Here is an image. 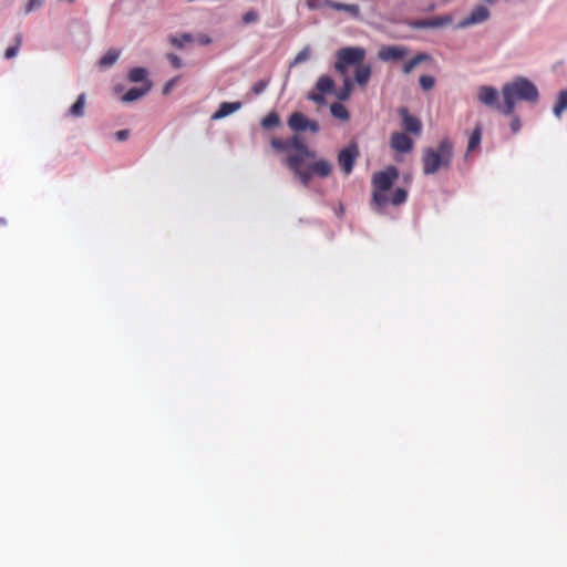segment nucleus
I'll use <instances>...</instances> for the list:
<instances>
[{"label": "nucleus", "mask_w": 567, "mask_h": 567, "mask_svg": "<svg viewBox=\"0 0 567 567\" xmlns=\"http://www.w3.org/2000/svg\"><path fill=\"white\" fill-rule=\"evenodd\" d=\"M271 146L285 153L284 164L305 187L309 186L313 175L324 178L332 172V164L323 158L307 164L308 159L316 157V153L310 151L303 140L298 135L285 140L274 138Z\"/></svg>", "instance_id": "1"}, {"label": "nucleus", "mask_w": 567, "mask_h": 567, "mask_svg": "<svg viewBox=\"0 0 567 567\" xmlns=\"http://www.w3.org/2000/svg\"><path fill=\"white\" fill-rule=\"evenodd\" d=\"M399 178V169L395 166H388L385 169L373 174L372 176V204L377 207L378 213L391 204L400 206L408 199V190L398 187L391 192L392 186Z\"/></svg>", "instance_id": "2"}, {"label": "nucleus", "mask_w": 567, "mask_h": 567, "mask_svg": "<svg viewBox=\"0 0 567 567\" xmlns=\"http://www.w3.org/2000/svg\"><path fill=\"white\" fill-rule=\"evenodd\" d=\"M502 114L513 115L518 102L536 104L539 101V91L536 84L526 76H516L503 84Z\"/></svg>", "instance_id": "3"}, {"label": "nucleus", "mask_w": 567, "mask_h": 567, "mask_svg": "<svg viewBox=\"0 0 567 567\" xmlns=\"http://www.w3.org/2000/svg\"><path fill=\"white\" fill-rule=\"evenodd\" d=\"M336 58L334 70L343 76V85L336 92V97L339 101H347L353 90V81L348 75V69L362 62L365 58V51L359 47H347L338 50Z\"/></svg>", "instance_id": "4"}, {"label": "nucleus", "mask_w": 567, "mask_h": 567, "mask_svg": "<svg viewBox=\"0 0 567 567\" xmlns=\"http://www.w3.org/2000/svg\"><path fill=\"white\" fill-rule=\"evenodd\" d=\"M454 156L453 142L445 137L435 147H426L422 155L424 175H434L441 169L450 168Z\"/></svg>", "instance_id": "5"}, {"label": "nucleus", "mask_w": 567, "mask_h": 567, "mask_svg": "<svg viewBox=\"0 0 567 567\" xmlns=\"http://www.w3.org/2000/svg\"><path fill=\"white\" fill-rule=\"evenodd\" d=\"M499 94L502 93L495 86L481 85L477 87L476 99L482 105L502 114V102H499Z\"/></svg>", "instance_id": "6"}, {"label": "nucleus", "mask_w": 567, "mask_h": 567, "mask_svg": "<svg viewBox=\"0 0 567 567\" xmlns=\"http://www.w3.org/2000/svg\"><path fill=\"white\" fill-rule=\"evenodd\" d=\"M489 9L484 4H478L474 7L465 18H463L456 23L455 29L463 30L474 25H478L489 20Z\"/></svg>", "instance_id": "7"}, {"label": "nucleus", "mask_w": 567, "mask_h": 567, "mask_svg": "<svg viewBox=\"0 0 567 567\" xmlns=\"http://www.w3.org/2000/svg\"><path fill=\"white\" fill-rule=\"evenodd\" d=\"M288 126L292 132L300 133L310 131L316 134L320 130V125L317 121L308 118L300 112H293L288 118Z\"/></svg>", "instance_id": "8"}, {"label": "nucleus", "mask_w": 567, "mask_h": 567, "mask_svg": "<svg viewBox=\"0 0 567 567\" xmlns=\"http://www.w3.org/2000/svg\"><path fill=\"white\" fill-rule=\"evenodd\" d=\"M358 156L359 150L355 144H350L339 152L338 164L346 175H349L352 172Z\"/></svg>", "instance_id": "9"}, {"label": "nucleus", "mask_w": 567, "mask_h": 567, "mask_svg": "<svg viewBox=\"0 0 567 567\" xmlns=\"http://www.w3.org/2000/svg\"><path fill=\"white\" fill-rule=\"evenodd\" d=\"M409 53L408 48L401 45H384L378 52V58L381 61H399L406 56Z\"/></svg>", "instance_id": "10"}, {"label": "nucleus", "mask_w": 567, "mask_h": 567, "mask_svg": "<svg viewBox=\"0 0 567 567\" xmlns=\"http://www.w3.org/2000/svg\"><path fill=\"white\" fill-rule=\"evenodd\" d=\"M453 18L450 14L439 16L431 19L416 20L411 23L415 29H436L452 23Z\"/></svg>", "instance_id": "11"}, {"label": "nucleus", "mask_w": 567, "mask_h": 567, "mask_svg": "<svg viewBox=\"0 0 567 567\" xmlns=\"http://www.w3.org/2000/svg\"><path fill=\"white\" fill-rule=\"evenodd\" d=\"M391 147L400 153H409L413 147V141L406 134L395 132L391 136Z\"/></svg>", "instance_id": "12"}, {"label": "nucleus", "mask_w": 567, "mask_h": 567, "mask_svg": "<svg viewBox=\"0 0 567 567\" xmlns=\"http://www.w3.org/2000/svg\"><path fill=\"white\" fill-rule=\"evenodd\" d=\"M400 115L402 117L403 127L405 131L412 133V134H420L422 130V124L420 120L413 115H411L408 111V109L402 107L400 110Z\"/></svg>", "instance_id": "13"}, {"label": "nucleus", "mask_w": 567, "mask_h": 567, "mask_svg": "<svg viewBox=\"0 0 567 567\" xmlns=\"http://www.w3.org/2000/svg\"><path fill=\"white\" fill-rule=\"evenodd\" d=\"M152 86V82H147L145 85L140 87H132L121 97V100L124 103L137 101L138 99L146 95L151 91Z\"/></svg>", "instance_id": "14"}, {"label": "nucleus", "mask_w": 567, "mask_h": 567, "mask_svg": "<svg viewBox=\"0 0 567 567\" xmlns=\"http://www.w3.org/2000/svg\"><path fill=\"white\" fill-rule=\"evenodd\" d=\"M241 107V103L240 102H223L218 110L212 115V120L213 121H218V120H221L235 112H237L238 110H240Z\"/></svg>", "instance_id": "15"}, {"label": "nucleus", "mask_w": 567, "mask_h": 567, "mask_svg": "<svg viewBox=\"0 0 567 567\" xmlns=\"http://www.w3.org/2000/svg\"><path fill=\"white\" fill-rule=\"evenodd\" d=\"M85 102L86 95L85 93H81L78 96L76 101L68 110L66 115L71 117H82L85 111Z\"/></svg>", "instance_id": "16"}, {"label": "nucleus", "mask_w": 567, "mask_h": 567, "mask_svg": "<svg viewBox=\"0 0 567 567\" xmlns=\"http://www.w3.org/2000/svg\"><path fill=\"white\" fill-rule=\"evenodd\" d=\"M357 65L358 66L354 72L355 82L361 86H365L371 78V66L368 64H361V62Z\"/></svg>", "instance_id": "17"}, {"label": "nucleus", "mask_w": 567, "mask_h": 567, "mask_svg": "<svg viewBox=\"0 0 567 567\" xmlns=\"http://www.w3.org/2000/svg\"><path fill=\"white\" fill-rule=\"evenodd\" d=\"M331 9H333L336 11H343V12L348 13L350 17L355 18V19L359 18L360 13H361L360 7L358 4L341 3V2H338L334 0L332 1Z\"/></svg>", "instance_id": "18"}, {"label": "nucleus", "mask_w": 567, "mask_h": 567, "mask_svg": "<svg viewBox=\"0 0 567 567\" xmlns=\"http://www.w3.org/2000/svg\"><path fill=\"white\" fill-rule=\"evenodd\" d=\"M147 70L145 68H133L128 71L127 79L132 83H142V85H145L147 82H151L147 79Z\"/></svg>", "instance_id": "19"}, {"label": "nucleus", "mask_w": 567, "mask_h": 567, "mask_svg": "<svg viewBox=\"0 0 567 567\" xmlns=\"http://www.w3.org/2000/svg\"><path fill=\"white\" fill-rule=\"evenodd\" d=\"M430 60L431 55H429L427 53H419L411 60L406 61L402 70L405 74H410L419 64Z\"/></svg>", "instance_id": "20"}, {"label": "nucleus", "mask_w": 567, "mask_h": 567, "mask_svg": "<svg viewBox=\"0 0 567 567\" xmlns=\"http://www.w3.org/2000/svg\"><path fill=\"white\" fill-rule=\"evenodd\" d=\"M565 110H567V90H563L558 93L557 101L553 107V114L559 120Z\"/></svg>", "instance_id": "21"}, {"label": "nucleus", "mask_w": 567, "mask_h": 567, "mask_svg": "<svg viewBox=\"0 0 567 567\" xmlns=\"http://www.w3.org/2000/svg\"><path fill=\"white\" fill-rule=\"evenodd\" d=\"M316 90L322 94L332 93L334 91V82L330 76L321 75L316 83Z\"/></svg>", "instance_id": "22"}, {"label": "nucleus", "mask_w": 567, "mask_h": 567, "mask_svg": "<svg viewBox=\"0 0 567 567\" xmlns=\"http://www.w3.org/2000/svg\"><path fill=\"white\" fill-rule=\"evenodd\" d=\"M121 52L116 49H110L105 52V54L100 59L99 65L103 69H107L112 66L120 58Z\"/></svg>", "instance_id": "23"}, {"label": "nucleus", "mask_w": 567, "mask_h": 567, "mask_svg": "<svg viewBox=\"0 0 567 567\" xmlns=\"http://www.w3.org/2000/svg\"><path fill=\"white\" fill-rule=\"evenodd\" d=\"M330 112L336 118L341 121H348L350 117L348 110L340 103H332L330 105Z\"/></svg>", "instance_id": "24"}, {"label": "nucleus", "mask_w": 567, "mask_h": 567, "mask_svg": "<svg viewBox=\"0 0 567 567\" xmlns=\"http://www.w3.org/2000/svg\"><path fill=\"white\" fill-rule=\"evenodd\" d=\"M192 41H193V37L189 33H183L181 35H171L169 37V42L178 49H183L187 43H189Z\"/></svg>", "instance_id": "25"}, {"label": "nucleus", "mask_w": 567, "mask_h": 567, "mask_svg": "<svg viewBox=\"0 0 567 567\" xmlns=\"http://www.w3.org/2000/svg\"><path fill=\"white\" fill-rule=\"evenodd\" d=\"M16 43L13 45H10L9 48L6 49L4 51V59L7 60H10V59H13L18 55L19 53V50H20V45H21V42H22V35L21 34H18L14 39Z\"/></svg>", "instance_id": "26"}, {"label": "nucleus", "mask_w": 567, "mask_h": 567, "mask_svg": "<svg viewBox=\"0 0 567 567\" xmlns=\"http://www.w3.org/2000/svg\"><path fill=\"white\" fill-rule=\"evenodd\" d=\"M481 140H482V128L480 126H476L470 136L468 144H467V152L474 151L480 145Z\"/></svg>", "instance_id": "27"}, {"label": "nucleus", "mask_w": 567, "mask_h": 567, "mask_svg": "<svg viewBox=\"0 0 567 567\" xmlns=\"http://www.w3.org/2000/svg\"><path fill=\"white\" fill-rule=\"evenodd\" d=\"M280 123L279 115L275 112L269 113L264 120L261 121V126L266 130L272 128L275 126H278Z\"/></svg>", "instance_id": "28"}, {"label": "nucleus", "mask_w": 567, "mask_h": 567, "mask_svg": "<svg viewBox=\"0 0 567 567\" xmlns=\"http://www.w3.org/2000/svg\"><path fill=\"white\" fill-rule=\"evenodd\" d=\"M44 4V0H28V2L23 6L22 12L28 16L39 9H41Z\"/></svg>", "instance_id": "29"}, {"label": "nucleus", "mask_w": 567, "mask_h": 567, "mask_svg": "<svg viewBox=\"0 0 567 567\" xmlns=\"http://www.w3.org/2000/svg\"><path fill=\"white\" fill-rule=\"evenodd\" d=\"M333 0H306L309 10H319L322 8H330Z\"/></svg>", "instance_id": "30"}, {"label": "nucleus", "mask_w": 567, "mask_h": 567, "mask_svg": "<svg viewBox=\"0 0 567 567\" xmlns=\"http://www.w3.org/2000/svg\"><path fill=\"white\" fill-rule=\"evenodd\" d=\"M311 50L309 47L303 48L291 62V66L300 64L310 59Z\"/></svg>", "instance_id": "31"}, {"label": "nucleus", "mask_w": 567, "mask_h": 567, "mask_svg": "<svg viewBox=\"0 0 567 567\" xmlns=\"http://www.w3.org/2000/svg\"><path fill=\"white\" fill-rule=\"evenodd\" d=\"M420 86L424 91H430L435 85V79L432 75H421L419 79Z\"/></svg>", "instance_id": "32"}, {"label": "nucleus", "mask_w": 567, "mask_h": 567, "mask_svg": "<svg viewBox=\"0 0 567 567\" xmlns=\"http://www.w3.org/2000/svg\"><path fill=\"white\" fill-rule=\"evenodd\" d=\"M241 19L245 24H251L259 20V14L256 10L251 9L245 12Z\"/></svg>", "instance_id": "33"}, {"label": "nucleus", "mask_w": 567, "mask_h": 567, "mask_svg": "<svg viewBox=\"0 0 567 567\" xmlns=\"http://www.w3.org/2000/svg\"><path fill=\"white\" fill-rule=\"evenodd\" d=\"M307 99L309 101H312L313 103L318 104V105H324L326 104V97H324V94L320 93V92H315V91H311L307 94Z\"/></svg>", "instance_id": "34"}, {"label": "nucleus", "mask_w": 567, "mask_h": 567, "mask_svg": "<svg viewBox=\"0 0 567 567\" xmlns=\"http://www.w3.org/2000/svg\"><path fill=\"white\" fill-rule=\"evenodd\" d=\"M269 84V81L268 80H259L257 81L254 85H252V92L256 94V95H259L261 94L262 92H265V90L267 89Z\"/></svg>", "instance_id": "35"}, {"label": "nucleus", "mask_w": 567, "mask_h": 567, "mask_svg": "<svg viewBox=\"0 0 567 567\" xmlns=\"http://www.w3.org/2000/svg\"><path fill=\"white\" fill-rule=\"evenodd\" d=\"M511 116H512V120L509 123V127H511L512 132L514 134H516L520 131L522 122H520V118L517 115H515L514 113Z\"/></svg>", "instance_id": "36"}, {"label": "nucleus", "mask_w": 567, "mask_h": 567, "mask_svg": "<svg viewBox=\"0 0 567 567\" xmlns=\"http://www.w3.org/2000/svg\"><path fill=\"white\" fill-rule=\"evenodd\" d=\"M166 59L171 62V64L176 68V69H179L183 66V61L181 58H178L176 54L174 53H167L166 54Z\"/></svg>", "instance_id": "37"}, {"label": "nucleus", "mask_w": 567, "mask_h": 567, "mask_svg": "<svg viewBox=\"0 0 567 567\" xmlns=\"http://www.w3.org/2000/svg\"><path fill=\"white\" fill-rule=\"evenodd\" d=\"M178 81V78H174L172 80H169L165 85H164V89H163V93L164 94H168L171 92V90L176 85Z\"/></svg>", "instance_id": "38"}, {"label": "nucleus", "mask_w": 567, "mask_h": 567, "mask_svg": "<svg viewBox=\"0 0 567 567\" xmlns=\"http://www.w3.org/2000/svg\"><path fill=\"white\" fill-rule=\"evenodd\" d=\"M130 132L127 130H121L115 133L117 141H125L128 137Z\"/></svg>", "instance_id": "39"}, {"label": "nucleus", "mask_w": 567, "mask_h": 567, "mask_svg": "<svg viewBox=\"0 0 567 567\" xmlns=\"http://www.w3.org/2000/svg\"><path fill=\"white\" fill-rule=\"evenodd\" d=\"M198 42L203 45L212 43V39L207 34H200L197 38Z\"/></svg>", "instance_id": "40"}, {"label": "nucleus", "mask_w": 567, "mask_h": 567, "mask_svg": "<svg viewBox=\"0 0 567 567\" xmlns=\"http://www.w3.org/2000/svg\"><path fill=\"white\" fill-rule=\"evenodd\" d=\"M483 1L486 2V3H489V4L496 2V0H483Z\"/></svg>", "instance_id": "41"}, {"label": "nucleus", "mask_w": 567, "mask_h": 567, "mask_svg": "<svg viewBox=\"0 0 567 567\" xmlns=\"http://www.w3.org/2000/svg\"><path fill=\"white\" fill-rule=\"evenodd\" d=\"M2 223H4V220H3V219H0V224H2Z\"/></svg>", "instance_id": "42"}]
</instances>
